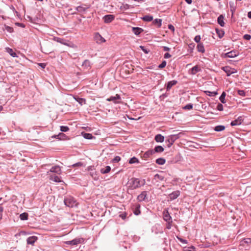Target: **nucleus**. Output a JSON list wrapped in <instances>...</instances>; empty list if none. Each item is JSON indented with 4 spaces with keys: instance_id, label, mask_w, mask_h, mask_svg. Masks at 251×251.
I'll return each instance as SVG.
<instances>
[{
    "instance_id": "obj_1",
    "label": "nucleus",
    "mask_w": 251,
    "mask_h": 251,
    "mask_svg": "<svg viewBox=\"0 0 251 251\" xmlns=\"http://www.w3.org/2000/svg\"><path fill=\"white\" fill-rule=\"evenodd\" d=\"M65 204L68 207H74L77 205V203L73 197H68L64 199Z\"/></svg>"
},
{
    "instance_id": "obj_2",
    "label": "nucleus",
    "mask_w": 251,
    "mask_h": 251,
    "mask_svg": "<svg viewBox=\"0 0 251 251\" xmlns=\"http://www.w3.org/2000/svg\"><path fill=\"white\" fill-rule=\"evenodd\" d=\"M177 138L176 135H172L169 136L168 139L166 141V143L167 144V146L168 148L171 147Z\"/></svg>"
},
{
    "instance_id": "obj_3",
    "label": "nucleus",
    "mask_w": 251,
    "mask_h": 251,
    "mask_svg": "<svg viewBox=\"0 0 251 251\" xmlns=\"http://www.w3.org/2000/svg\"><path fill=\"white\" fill-rule=\"evenodd\" d=\"M132 185L131 186L132 189H136L140 186V180L138 178H133L131 179Z\"/></svg>"
},
{
    "instance_id": "obj_4",
    "label": "nucleus",
    "mask_w": 251,
    "mask_h": 251,
    "mask_svg": "<svg viewBox=\"0 0 251 251\" xmlns=\"http://www.w3.org/2000/svg\"><path fill=\"white\" fill-rule=\"evenodd\" d=\"M157 152V146L154 147V150H150L146 151L144 154V157L145 158H149Z\"/></svg>"
},
{
    "instance_id": "obj_5",
    "label": "nucleus",
    "mask_w": 251,
    "mask_h": 251,
    "mask_svg": "<svg viewBox=\"0 0 251 251\" xmlns=\"http://www.w3.org/2000/svg\"><path fill=\"white\" fill-rule=\"evenodd\" d=\"M222 69L226 73L227 76H229L236 72L234 69H232L229 66L224 67Z\"/></svg>"
},
{
    "instance_id": "obj_6",
    "label": "nucleus",
    "mask_w": 251,
    "mask_h": 251,
    "mask_svg": "<svg viewBox=\"0 0 251 251\" xmlns=\"http://www.w3.org/2000/svg\"><path fill=\"white\" fill-rule=\"evenodd\" d=\"M243 118L242 116H239L237 119L232 121L230 123V125L231 126L240 125L243 122Z\"/></svg>"
},
{
    "instance_id": "obj_7",
    "label": "nucleus",
    "mask_w": 251,
    "mask_h": 251,
    "mask_svg": "<svg viewBox=\"0 0 251 251\" xmlns=\"http://www.w3.org/2000/svg\"><path fill=\"white\" fill-rule=\"evenodd\" d=\"M90 7L89 5L83 4L81 6H79L76 7V10L80 13L86 11Z\"/></svg>"
},
{
    "instance_id": "obj_8",
    "label": "nucleus",
    "mask_w": 251,
    "mask_h": 251,
    "mask_svg": "<svg viewBox=\"0 0 251 251\" xmlns=\"http://www.w3.org/2000/svg\"><path fill=\"white\" fill-rule=\"evenodd\" d=\"M238 53L236 50H232L225 54V57L233 58L237 56Z\"/></svg>"
},
{
    "instance_id": "obj_9",
    "label": "nucleus",
    "mask_w": 251,
    "mask_h": 251,
    "mask_svg": "<svg viewBox=\"0 0 251 251\" xmlns=\"http://www.w3.org/2000/svg\"><path fill=\"white\" fill-rule=\"evenodd\" d=\"M163 219L166 222L171 221V220H172V218L168 210L166 209H165L163 212Z\"/></svg>"
},
{
    "instance_id": "obj_10",
    "label": "nucleus",
    "mask_w": 251,
    "mask_h": 251,
    "mask_svg": "<svg viewBox=\"0 0 251 251\" xmlns=\"http://www.w3.org/2000/svg\"><path fill=\"white\" fill-rule=\"evenodd\" d=\"M114 18L113 15H107L103 17V20L105 23H109L114 19Z\"/></svg>"
},
{
    "instance_id": "obj_11",
    "label": "nucleus",
    "mask_w": 251,
    "mask_h": 251,
    "mask_svg": "<svg viewBox=\"0 0 251 251\" xmlns=\"http://www.w3.org/2000/svg\"><path fill=\"white\" fill-rule=\"evenodd\" d=\"M50 172L55 173L57 174H60L61 173V170L59 166H55L50 169Z\"/></svg>"
},
{
    "instance_id": "obj_12",
    "label": "nucleus",
    "mask_w": 251,
    "mask_h": 251,
    "mask_svg": "<svg viewBox=\"0 0 251 251\" xmlns=\"http://www.w3.org/2000/svg\"><path fill=\"white\" fill-rule=\"evenodd\" d=\"M180 195V192L179 191H176L172 192L169 195V198L171 200H173L176 199Z\"/></svg>"
},
{
    "instance_id": "obj_13",
    "label": "nucleus",
    "mask_w": 251,
    "mask_h": 251,
    "mask_svg": "<svg viewBox=\"0 0 251 251\" xmlns=\"http://www.w3.org/2000/svg\"><path fill=\"white\" fill-rule=\"evenodd\" d=\"M177 81L176 80H173L168 82L166 85V89L167 91H169L170 89L174 85L176 84Z\"/></svg>"
},
{
    "instance_id": "obj_14",
    "label": "nucleus",
    "mask_w": 251,
    "mask_h": 251,
    "mask_svg": "<svg viewBox=\"0 0 251 251\" xmlns=\"http://www.w3.org/2000/svg\"><path fill=\"white\" fill-rule=\"evenodd\" d=\"M121 99V97L120 95L118 94H116L115 96H111L109 98L107 99V101H113L115 103H119L118 101H117V100H120Z\"/></svg>"
},
{
    "instance_id": "obj_15",
    "label": "nucleus",
    "mask_w": 251,
    "mask_h": 251,
    "mask_svg": "<svg viewBox=\"0 0 251 251\" xmlns=\"http://www.w3.org/2000/svg\"><path fill=\"white\" fill-rule=\"evenodd\" d=\"M37 237L36 236H33L29 237L27 239V243L28 244L33 245V244L37 241Z\"/></svg>"
},
{
    "instance_id": "obj_16",
    "label": "nucleus",
    "mask_w": 251,
    "mask_h": 251,
    "mask_svg": "<svg viewBox=\"0 0 251 251\" xmlns=\"http://www.w3.org/2000/svg\"><path fill=\"white\" fill-rule=\"evenodd\" d=\"M132 32L136 35H138L141 32L143 31V29L140 27H133L132 28Z\"/></svg>"
},
{
    "instance_id": "obj_17",
    "label": "nucleus",
    "mask_w": 251,
    "mask_h": 251,
    "mask_svg": "<svg viewBox=\"0 0 251 251\" xmlns=\"http://www.w3.org/2000/svg\"><path fill=\"white\" fill-rule=\"evenodd\" d=\"M80 240L75 239L71 241H68L65 242V243L68 245H75L80 243Z\"/></svg>"
},
{
    "instance_id": "obj_18",
    "label": "nucleus",
    "mask_w": 251,
    "mask_h": 251,
    "mask_svg": "<svg viewBox=\"0 0 251 251\" xmlns=\"http://www.w3.org/2000/svg\"><path fill=\"white\" fill-rule=\"evenodd\" d=\"M50 179L56 182H60L61 181L60 177L55 175H50Z\"/></svg>"
},
{
    "instance_id": "obj_19",
    "label": "nucleus",
    "mask_w": 251,
    "mask_h": 251,
    "mask_svg": "<svg viewBox=\"0 0 251 251\" xmlns=\"http://www.w3.org/2000/svg\"><path fill=\"white\" fill-rule=\"evenodd\" d=\"M87 170L88 171H90V170L92 171V172H91V173H90V175L95 180H97L98 179V176L96 173V172L95 171H93L91 169V167H88Z\"/></svg>"
},
{
    "instance_id": "obj_20",
    "label": "nucleus",
    "mask_w": 251,
    "mask_h": 251,
    "mask_svg": "<svg viewBox=\"0 0 251 251\" xmlns=\"http://www.w3.org/2000/svg\"><path fill=\"white\" fill-rule=\"evenodd\" d=\"M201 71V68L200 67L198 66V65H196V66H195L194 67H193L191 70V74L192 75H195L196 73H197L198 72H200Z\"/></svg>"
},
{
    "instance_id": "obj_21",
    "label": "nucleus",
    "mask_w": 251,
    "mask_h": 251,
    "mask_svg": "<svg viewBox=\"0 0 251 251\" xmlns=\"http://www.w3.org/2000/svg\"><path fill=\"white\" fill-rule=\"evenodd\" d=\"M197 50L199 52L204 53L205 52V49L203 44L199 43L197 46Z\"/></svg>"
},
{
    "instance_id": "obj_22",
    "label": "nucleus",
    "mask_w": 251,
    "mask_h": 251,
    "mask_svg": "<svg viewBox=\"0 0 251 251\" xmlns=\"http://www.w3.org/2000/svg\"><path fill=\"white\" fill-rule=\"evenodd\" d=\"M224 17L223 15H220L217 19L218 23L221 26H225V23L224 22Z\"/></svg>"
},
{
    "instance_id": "obj_23",
    "label": "nucleus",
    "mask_w": 251,
    "mask_h": 251,
    "mask_svg": "<svg viewBox=\"0 0 251 251\" xmlns=\"http://www.w3.org/2000/svg\"><path fill=\"white\" fill-rule=\"evenodd\" d=\"M6 51L7 52L9 53L11 56H12L13 57H17L16 53L13 50L9 48H6L5 49Z\"/></svg>"
},
{
    "instance_id": "obj_24",
    "label": "nucleus",
    "mask_w": 251,
    "mask_h": 251,
    "mask_svg": "<svg viewBox=\"0 0 251 251\" xmlns=\"http://www.w3.org/2000/svg\"><path fill=\"white\" fill-rule=\"evenodd\" d=\"M146 192H143L140 195H139L138 196V200L139 201H142L145 200V198L146 197Z\"/></svg>"
},
{
    "instance_id": "obj_25",
    "label": "nucleus",
    "mask_w": 251,
    "mask_h": 251,
    "mask_svg": "<svg viewBox=\"0 0 251 251\" xmlns=\"http://www.w3.org/2000/svg\"><path fill=\"white\" fill-rule=\"evenodd\" d=\"M111 170L110 166H106L105 168H102L100 169V173L102 174H107L109 173Z\"/></svg>"
},
{
    "instance_id": "obj_26",
    "label": "nucleus",
    "mask_w": 251,
    "mask_h": 251,
    "mask_svg": "<svg viewBox=\"0 0 251 251\" xmlns=\"http://www.w3.org/2000/svg\"><path fill=\"white\" fill-rule=\"evenodd\" d=\"M216 31L220 38H222L225 34V32L222 29H216Z\"/></svg>"
},
{
    "instance_id": "obj_27",
    "label": "nucleus",
    "mask_w": 251,
    "mask_h": 251,
    "mask_svg": "<svg viewBox=\"0 0 251 251\" xmlns=\"http://www.w3.org/2000/svg\"><path fill=\"white\" fill-rule=\"evenodd\" d=\"M82 66L85 69H88L90 67V62L88 60H86L83 62Z\"/></svg>"
},
{
    "instance_id": "obj_28",
    "label": "nucleus",
    "mask_w": 251,
    "mask_h": 251,
    "mask_svg": "<svg viewBox=\"0 0 251 251\" xmlns=\"http://www.w3.org/2000/svg\"><path fill=\"white\" fill-rule=\"evenodd\" d=\"M226 92H223L222 94V95H221V96L219 98V100H220L221 101L222 103H226V100H225V97H226Z\"/></svg>"
},
{
    "instance_id": "obj_29",
    "label": "nucleus",
    "mask_w": 251,
    "mask_h": 251,
    "mask_svg": "<svg viewBox=\"0 0 251 251\" xmlns=\"http://www.w3.org/2000/svg\"><path fill=\"white\" fill-rule=\"evenodd\" d=\"M75 99L81 105L86 103V100L84 99L77 98Z\"/></svg>"
},
{
    "instance_id": "obj_30",
    "label": "nucleus",
    "mask_w": 251,
    "mask_h": 251,
    "mask_svg": "<svg viewBox=\"0 0 251 251\" xmlns=\"http://www.w3.org/2000/svg\"><path fill=\"white\" fill-rule=\"evenodd\" d=\"M139 208H140V205L138 204H136L135 209L134 210V211H133L134 213L136 215H138L140 213V211Z\"/></svg>"
},
{
    "instance_id": "obj_31",
    "label": "nucleus",
    "mask_w": 251,
    "mask_h": 251,
    "mask_svg": "<svg viewBox=\"0 0 251 251\" xmlns=\"http://www.w3.org/2000/svg\"><path fill=\"white\" fill-rule=\"evenodd\" d=\"M142 19L145 21L150 22L153 20V17L150 15H146L143 17Z\"/></svg>"
},
{
    "instance_id": "obj_32",
    "label": "nucleus",
    "mask_w": 251,
    "mask_h": 251,
    "mask_svg": "<svg viewBox=\"0 0 251 251\" xmlns=\"http://www.w3.org/2000/svg\"><path fill=\"white\" fill-rule=\"evenodd\" d=\"M225 129V127L224 126H217L215 127L214 130L216 131H221Z\"/></svg>"
},
{
    "instance_id": "obj_33",
    "label": "nucleus",
    "mask_w": 251,
    "mask_h": 251,
    "mask_svg": "<svg viewBox=\"0 0 251 251\" xmlns=\"http://www.w3.org/2000/svg\"><path fill=\"white\" fill-rule=\"evenodd\" d=\"M83 136L84 137V138H85V139H91L93 138V136H92V135L91 134L87 133H83Z\"/></svg>"
},
{
    "instance_id": "obj_34",
    "label": "nucleus",
    "mask_w": 251,
    "mask_h": 251,
    "mask_svg": "<svg viewBox=\"0 0 251 251\" xmlns=\"http://www.w3.org/2000/svg\"><path fill=\"white\" fill-rule=\"evenodd\" d=\"M20 219L22 220H27L28 218V214L26 213H24L20 215Z\"/></svg>"
},
{
    "instance_id": "obj_35",
    "label": "nucleus",
    "mask_w": 251,
    "mask_h": 251,
    "mask_svg": "<svg viewBox=\"0 0 251 251\" xmlns=\"http://www.w3.org/2000/svg\"><path fill=\"white\" fill-rule=\"evenodd\" d=\"M138 162H139L138 159L137 158L133 157L129 160V164H133V163H138Z\"/></svg>"
},
{
    "instance_id": "obj_36",
    "label": "nucleus",
    "mask_w": 251,
    "mask_h": 251,
    "mask_svg": "<svg viewBox=\"0 0 251 251\" xmlns=\"http://www.w3.org/2000/svg\"><path fill=\"white\" fill-rule=\"evenodd\" d=\"M183 109L185 110H191L193 109V104L189 103L183 107Z\"/></svg>"
},
{
    "instance_id": "obj_37",
    "label": "nucleus",
    "mask_w": 251,
    "mask_h": 251,
    "mask_svg": "<svg viewBox=\"0 0 251 251\" xmlns=\"http://www.w3.org/2000/svg\"><path fill=\"white\" fill-rule=\"evenodd\" d=\"M165 159L163 158H158V164L163 165L165 163Z\"/></svg>"
},
{
    "instance_id": "obj_38",
    "label": "nucleus",
    "mask_w": 251,
    "mask_h": 251,
    "mask_svg": "<svg viewBox=\"0 0 251 251\" xmlns=\"http://www.w3.org/2000/svg\"><path fill=\"white\" fill-rule=\"evenodd\" d=\"M69 130V128L67 126H61L60 130L62 132H66Z\"/></svg>"
},
{
    "instance_id": "obj_39",
    "label": "nucleus",
    "mask_w": 251,
    "mask_h": 251,
    "mask_svg": "<svg viewBox=\"0 0 251 251\" xmlns=\"http://www.w3.org/2000/svg\"><path fill=\"white\" fill-rule=\"evenodd\" d=\"M164 140V137L158 134V142H162Z\"/></svg>"
},
{
    "instance_id": "obj_40",
    "label": "nucleus",
    "mask_w": 251,
    "mask_h": 251,
    "mask_svg": "<svg viewBox=\"0 0 251 251\" xmlns=\"http://www.w3.org/2000/svg\"><path fill=\"white\" fill-rule=\"evenodd\" d=\"M238 94L239 95L245 97L246 96V93L244 90H238Z\"/></svg>"
},
{
    "instance_id": "obj_41",
    "label": "nucleus",
    "mask_w": 251,
    "mask_h": 251,
    "mask_svg": "<svg viewBox=\"0 0 251 251\" xmlns=\"http://www.w3.org/2000/svg\"><path fill=\"white\" fill-rule=\"evenodd\" d=\"M166 65V61H163L158 66V68L162 69L164 68Z\"/></svg>"
},
{
    "instance_id": "obj_42",
    "label": "nucleus",
    "mask_w": 251,
    "mask_h": 251,
    "mask_svg": "<svg viewBox=\"0 0 251 251\" xmlns=\"http://www.w3.org/2000/svg\"><path fill=\"white\" fill-rule=\"evenodd\" d=\"M201 36L200 35H197L195 36V38H194V40L196 42L198 43V44L199 43H201L200 42V41H201Z\"/></svg>"
},
{
    "instance_id": "obj_43",
    "label": "nucleus",
    "mask_w": 251,
    "mask_h": 251,
    "mask_svg": "<svg viewBox=\"0 0 251 251\" xmlns=\"http://www.w3.org/2000/svg\"><path fill=\"white\" fill-rule=\"evenodd\" d=\"M217 109L219 111L223 110V105L221 103H218L217 106Z\"/></svg>"
},
{
    "instance_id": "obj_44",
    "label": "nucleus",
    "mask_w": 251,
    "mask_h": 251,
    "mask_svg": "<svg viewBox=\"0 0 251 251\" xmlns=\"http://www.w3.org/2000/svg\"><path fill=\"white\" fill-rule=\"evenodd\" d=\"M243 38L246 40H250L251 39V36L249 34H245L244 35Z\"/></svg>"
},
{
    "instance_id": "obj_45",
    "label": "nucleus",
    "mask_w": 251,
    "mask_h": 251,
    "mask_svg": "<svg viewBox=\"0 0 251 251\" xmlns=\"http://www.w3.org/2000/svg\"><path fill=\"white\" fill-rule=\"evenodd\" d=\"M167 222V225H166V228H168V229H170L171 228V226H172L171 223H172V221L171 220V221H168Z\"/></svg>"
},
{
    "instance_id": "obj_46",
    "label": "nucleus",
    "mask_w": 251,
    "mask_h": 251,
    "mask_svg": "<svg viewBox=\"0 0 251 251\" xmlns=\"http://www.w3.org/2000/svg\"><path fill=\"white\" fill-rule=\"evenodd\" d=\"M120 160H121L120 157L117 156L114 158V159H113V161L114 162H118L119 161H120Z\"/></svg>"
},
{
    "instance_id": "obj_47",
    "label": "nucleus",
    "mask_w": 251,
    "mask_h": 251,
    "mask_svg": "<svg viewBox=\"0 0 251 251\" xmlns=\"http://www.w3.org/2000/svg\"><path fill=\"white\" fill-rule=\"evenodd\" d=\"M168 28L173 32H175V27L172 25H168Z\"/></svg>"
},
{
    "instance_id": "obj_48",
    "label": "nucleus",
    "mask_w": 251,
    "mask_h": 251,
    "mask_svg": "<svg viewBox=\"0 0 251 251\" xmlns=\"http://www.w3.org/2000/svg\"><path fill=\"white\" fill-rule=\"evenodd\" d=\"M164 151V148L161 146H158V152H161Z\"/></svg>"
},
{
    "instance_id": "obj_49",
    "label": "nucleus",
    "mask_w": 251,
    "mask_h": 251,
    "mask_svg": "<svg viewBox=\"0 0 251 251\" xmlns=\"http://www.w3.org/2000/svg\"><path fill=\"white\" fill-rule=\"evenodd\" d=\"M5 29L8 32H12L13 30V29L12 27H11L8 26L5 27Z\"/></svg>"
},
{
    "instance_id": "obj_50",
    "label": "nucleus",
    "mask_w": 251,
    "mask_h": 251,
    "mask_svg": "<svg viewBox=\"0 0 251 251\" xmlns=\"http://www.w3.org/2000/svg\"><path fill=\"white\" fill-rule=\"evenodd\" d=\"M177 238L179 240V241L180 242H181L182 243H185V244L187 243V241L186 240L183 239L182 238H179V237H177Z\"/></svg>"
},
{
    "instance_id": "obj_51",
    "label": "nucleus",
    "mask_w": 251,
    "mask_h": 251,
    "mask_svg": "<svg viewBox=\"0 0 251 251\" xmlns=\"http://www.w3.org/2000/svg\"><path fill=\"white\" fill-rule=\"evenodd\" d=\"M3 207L0 205V220L2 218V216Z\"/></svg>"
},
{
    "instance_id": "obj_52",
    "label": "nucleus",
    "mask_w": 251,
    "mask_h": 251,
    "mask_svg": "<svg viewBox=\"0 0 251 251\" xmlns=\"http://www.w3.org/2000/svg\"><path fill=\"white\" fill-rule=\"evenodd\" d=\"M139 47H140V48H141V49H142V50L144 52H145L146 53H148V50L146 49H145V48H144V47L142 46H140Z\"/></svg>"
},
{
    "instance_id": "obj_53",
    "label": "nucleus",
    "mask_w": 251,
    "mask_h": 251,
    "mask_svg": "<svg viewBox=\"0 0 251 251\" xmlns=\"http://www.w3.org/2000/svg\"><path fill=\"white\" fill-rule=\"evenodd\" d=\"M171 57V55L168 52L165 53L164 54V57L165 58H170Z\"/></svg>"
},
{
    "instance_id": "obj_54",
    "label": "nucleus",
    "mask_w": 251,
    "mask_h": 251,
    "mask_svg": "<svg viewBox=\"0 0 251 251\" xmlns=\"http://www.w3.org/2000/svg\"><path fill=\"white\" fill-rule=\"evenodd\" d=\"M207 93H209V94H208L209 96H215L217 94V93L216 92H209V91H208L207 92Z\"/></svg>"
},
{
    "instance_id": "obj_55",
    "label": "nucleus",
    "mask_w": 251,
    "mask_h": 251,
    "mask_svg": "<svg viewBox=\"0 0 251 251\" xmlns=\"http://www.w3.org/2000/svg\"><path fill=\"white\" fill-rule=\"evenodd\" d=\"M38 65L40 66L42 68L44 69L45 68L46 64L45 63H39Z\"/></svg>"
},
{
    "instance_id": "obj_56",
    "label": "nucleus",
    "mask_w": 251,
    "mask_h": 251,
    "mask_svg": "<svg viewBox=\"0 0 251 251\" xmlns=\"http://www.w3.org/2000/svg\"><path fill=\"white\" fill-rule=\"evenodd\" d=\"M82 165V164L81 162H78L76 164H75L73 165V167L75 166H81Z\"/></svg>"
},
{
    "instance_id": "obj_57",
    "label": "nucleus",
    "mask_w": 251,
    "mask_h": 251,
    "mask_svg": "<svg viewBox=\"0 0 251 251\" xmlns=\"http://www.w3.org/2000/svg\"><path fill=\"white\" fill-rule=\"evenodd\" d=\"M162 48L164 51H169L170 50V48L167 47H163Z\"/></svg>"
},
{
    "instance_id": "obj_58",
    "label": "nucleus",
    "mask_w": 251,
    "mask_h": 251,
    "mask_svg": "<svg viewBox=\"0 0 251 251\" xmlns=\"http://www.w3.org/2000/svg\"><path fill=\"white\" fill-rule=\"evenodd\" d=\"M161 21L162 20L161 19H158V27L161 26Z\"/></svg>"
},
{
    "instance_id": "obj_59",
    "label": "nucleus",
    "mask_w": 251,
    "mask_h": 251,
    "mask_svg": "<svg viewBox=\"0 0 251 251\" xmlns=\"http://www.w3.org/2000/svg\"><path fill=\"white\" fill-rule=\"evenodd\" d=\"M248 17L250 19H251V11L248 12Z\"/></svg>"
},
{
    "instance_id": "obj_60",
    "label": "nucleus",
    "mask_w": 251,
    "mask_h": 251,
    "mask_svg": "<svg viewBox=\"0 0 251 251\" xmlns=\"http://www.w3.org/2000/svg\"><path fill=\"white\" fill-rule=\"evenodd\" d=\"M185 0L188 4H191L192 3V0Z\"/></svg>"
},
{
    "instance_id": "obj_61",
    "label": "nucleus",
    "mask_w": 251,
    "mask_h": 251,
    "mask_svg": "<svg viewBox=\"0 0 251 251\" xmlns=\"http://www.w3.org/2000/svg\"><path fill=\"white\" fill-rule=\"evenodd\" d=\"M99 37L100 38V39H101V42H105V40L104 38H103L102 37H101L100 35H99Z\"/></svg>"
},
{
    "instance_id": "obj_62",
    "label": "nucleus",
    "mask_w": 251,
    "mask_h": 251,
    "mask_svg": "<svg viewBox=\"0 0 251 251\" xmlns=\"http://www.w3.org/2000/svg\"><path fill=\"white\" fill-rule=\"evenodd\" d=\"M120 216L123 218V219H125L126 217V215H120Z\"/></svg>"
},
{
    "instance_id": "obj_63",
    "label": "nucleus",
    "mask_w": 251,
    "mask_h": 251,
    "mask_svg": "<svg viewBox=\"0 0 251 251\" xmlns=\"http://www.w3.org/2000/svg\"><path fill=\"white\" fill-rule=\"evenodd\" d=\"M190 248L191 249L193 250V251H194V250H195V247H194V246H192L191 247H190Z\"/></svg>"
},
{
    "instance_id": "obj_64",
    "label": "nucleus",
    "mask_w": 251,
    "mask_h": 251,
    "mask_svg": "<svg viewBox=\"0 0 251 251\" xmlns=\"http://www.w3.org/2000/svg\"><path fill=\"white\" fill-rule=\"evenodd\" d=\"M154 140L157 142V135L155 136Z\"/></svg>"
}]
</instances>
